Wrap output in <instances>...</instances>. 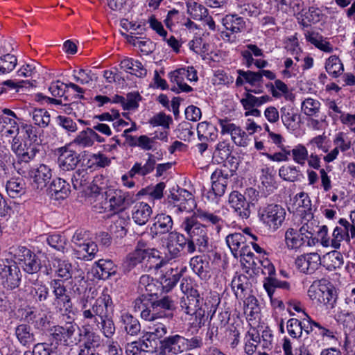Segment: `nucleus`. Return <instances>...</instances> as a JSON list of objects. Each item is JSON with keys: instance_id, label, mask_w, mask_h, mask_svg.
<instances>
[{"instance_id": "28", "label": "nucleus", "mask_w": 355, "mask_h": 355, "mask_svg": "<svg viewBox=\"0 0 355 355\" xmlns=\"http://www.w3.org/2000/svg\"><path fill=\"white\" fill-rule=\"evenodd\" d=\"M152 208L146 202H139L134 207L133 220L139 225H145L152 214Z\"/></svg>"}, {"instance_id": "6", "label": "nucleus", "mask_w": 355, "mask_h": 355, "mask_svg": "<svg viewBox=\"0 0 355 355\" xmlns=\"http://www.w3.org/2000/svg\"><path fill=\"white\" fill-rule=\"evenodd\" d=\"M14 258L24 271L28 274H35L42 268L41 261L37 254L24 246H19L14 249Z\"/></svg>"}, {"instance_id": "45", "label": "nucleus", "mask_w": 355, "mask_h": 355, "mask_svg": "<svg viewBox=\"0 0 355 355\" xmlns=\"http://www.w3.org/2000/svg\"><path fill=\"white\" fill-rule=\"evenodd\" d=\"M181 274L177 270L171 268L161 278L160 284L166 291H171L179 282Z\"/></svg>"}, {"instance_id": "60", "label": "nucleus", "mask_w": 355, "mask_h": 355, "mask_svg": "<svg viewBox=\"0 0 355 355\" xmlns=\"http://www.w3.org/2000/svg\"><path fill=\"white\" fill-rule=\"evenodd\" d=\"M238 73L245 79V82L252 86L259 85L262 82L261 74L260 71L254 72L252 71H244L243 70H238Z\"/></svg>"}, {"instance_id": "52", "label": "nucleus", "mask_w": 355, "mask_h": 355, "mask_svg": "<svg viewBox=\"0 0 355 355\" xmlns=\"http://www.w3.org/2000/svg\"><path fill=\"white\" fill-rule=\"evenodd\" d=\"M17 63V59L14 55L7 53L0 57V73H9L15 69Z\"/></svg>"}, {"instance_id": "49", "label": "nucleus", "mask_w": 355, "mask_h": 355, "mask_svg": "<svg viewBox=\"0 0 355 355\" xmlns=\"http://www.w3.org/2000/svg\"><path fill=\"white\" fill-rule=\"evenodd\" d=\"M150 306H147L140 311L141 318L147 321L154 322L157 319L172 318L173 317V313L171 312L162 313V312L153 311V309H150Z\"/></svg>"}, {"instance_id": "55", "label": "nucleus", "mask_w": 355, "mask_h": 355, "mask_svg": "<svg viewBox=\"0 0 355 355\" xmlns=\"http://www.w3.org/2000/svg\"><path fill=\"white\" fill-rule=\"evenodd\" d=\"M247 338L248 339L245 345V352L250 355L256 351L257 345L261 343V338L259 333L254 329L252 331H248Z\"/></svg>"}, {"instance_id": "1", "label": "nucleus", "mask_w": 355, "mask_h": 355, "mask_svg": "<svg viewBox=\"0 0 355 355\" xmlns=\"http://www.w3.org/2000/svg\"><path fill=\"white\" fill-rule=\"evenodd\" d=\"M91 189L88 200L92 208L98 213H119L126 209L137 200L133 193L121 189H109L103 191L96 185Z\"/></svg>"}, {"instance_id": "59", "label": "nucleus", "mask_w": 355, "mask_h": 355, "mask_svg": "<svg viewBox=\"0 0 355 355\" xmlns=\"http://www.w3.org/2000/svg\"><path fill=\"white\" fill-rule=\"evenodd\" d=\"M71 291L77 295H85L87 289V282L85 279L84 277H75L71 282Z\"/></svg>"}, {"instance_id": "25", "label": "nucleus", "mask_w": 355, "mask_h": 355, "mask_svg": "<svg viewBox=\"0 0 355 355\" xmlns=\"http://www.w3.org/2000/svg\"><path fill=\"white\" fill-rule=\"evenodd\" d=\"M16 337L21 345L30 347L35 341V336L31 327L26 324H21L15 328Z\"/></svg>"}, {"instance_id": "54", "label": "nucleus", "mask_w": 355, "mask_h": 355, "mask_svg": "<svg viewBox=\"0 0 355 355\" xmlns=\"http://www.w3.org/2000/svg\"><path fill=\"white\" fill-rule=\"evenodd\" d=\"M166 185L164 182H159L155 187H147L140 190L136 196L148 195L154 199H160L163 196V191Z\"/></svg>"}, {"instance_id": "9", "label": "nucleus", "mask_w": 355, "mask_h": 355, "mask_svg": "<svg viewBox=\"0 0 355 355\" xmlns=\"http://www.w3.org/2000/svg\"><path fill=\"white\" fill-rule=\"evenodd\" d=\"M226 164L222 169H216L211 176L212 180L211 189L207 193V198L211 201H216L217 198L223 196L225 192L227 180L232 177V172L225 169Z\"/></svg>"}, {"instance_id": "30", "label": "nucleus", "mask_w": 355, "mask_h": 355, "mask_svg": "<svg viewBox=\"0 0 355 355\" xmlns=\"http://www.w3.org/2000/svg\"><path fill=\"white\" fill-rule=\"evenodd\" d=\"M146 259V255L141 252L132 251L128 253L122 263V269L124 272L128 273L139 264L141 263Z\"/></svg>"}, {"instance_id": "62", "label": "nucleus", "mask_w": 355, "mask_h": 355, "mask_svg": "<svg viewBox=\"0 0 355 355\" xmlns=\"http://www.w3.org/2000/svg\"><path fill=\"white\" fill-rule=\"evenodd\" d=\"M287 331L293 338H300L302 336L301 321L296 318H291L287 322Z\"/></svg>"}, {"instance_id": "51", "label": "nucleus", "mask_w": 355, "mask_h": 355, "mask_svg": "<svg viewBox=\"0 0 355 355\" xmlns=\"http://www.w3.org/2000/svg\"><path fill=\"white\" fill-rule=\"evenodd\" d=\"M34 123L40 128L47 127L51 121L49 113L44 109H35L32 112Z\"/></svg>"}, {"instance_id": "37", "label": "nucleus", "mask_w": 355, "mask_h": 355, "mask_svg": "<svg viewBox=\"0 0 355 355\" xmlns=\"http://www.w3.org/2000/svg\"><path fill=\"white\" fill-rule=\"evenodd\" d=\"M223 23L226 30L230 31L232 33H240L245 27V21L243 18L236 15H227L223 19Z\"/></svg>"}, {"instance_id": "38", "label": "nucleus", "mask_w": 355, "mask_h": 355, "mask_svg": "<svg viewBox=\"0 0 355 355\" xmlns=\"http://www.w3.org/2000/svg\"><path fill=\"white\" fill-rule=\"evenodd\" d=\"M95 324H96L99 330L107 338H112L115 333V325L112 317L109 315V311L99 319L98 323H96Z\"/></svg>"}, {"instance_id": "4", "label": "nucleus", "mask_w": 355, "mask_h": 355, "mask_svg": "<svg viewBox=\"0 0 355 355\" xmlns=\"http://www.w3.org/2000/svg\"><path fill=\"white\" fill-rule=\"evenodd\" d=\"M308 295L313 301L333 309L337 300L335 287L327 279L314 281L308 290Z\"/></svg>"}, {"instance_id": "31", "label": "nucleus", "mask_w": 355, "mask_h": 355, "mask_svg": "<svg viewBox=\"0 0 355 355\" xmlns=\"http://www.w3.org/2000/svg\"><path fill=\"white\" fill-rule=\"evenodd\" d=\"M6 189L8 196L15 198L25 193L26 184L22 178H12L7 182Z\"/></svg>"}, {"instance_id": "39", "label": "nucleus", "mask_w": 355, "mask_h": 355, "mask_svg": "<svg viewBox=\"0 0 355 355\" xmlns=\"http://www.w3.org/2000/svg\"><path fill=\"white\" fill-rule=\"evenodd\" d=\"M216 132V128L208 122L203 121L198 124L197 133L200 141L214 140L217 137Z\"/></svg>"}, {"instance_id": "34", "label": "nucleus", "mask_w": 355, "mask_h": 355, "mask_svg": "<svg viewBox=\"0 0 355 355\" xmlns=\"http://www.w3.org/2000/svg\"><path fill=\"white\" fill-rule=\"evenodd\" d=\"M279 175L284 180L291 182L300 181L303 178L300 169L293 165L282 166L279 169Z\"/></svg>"}, {"instance_id": "58", "label": "nucleus", "mask_w": 355, "mask_h": 355, "mask_svg": "<svg viewBox=\"0 0 355 355\" xmlns=\"http://www.w3.org/2000/svg\"><path fill=\"white\" fill-rule=\"evenodd\" d=\"M189 12L195 20H202L208 15V10L202 5L193 2L189 6Z\"/></svg>"}, {"instance_id": "27", "label": "nucleus", "mask_w": 355, "mask_h": 355, "mask_svg": "<svg viewBox=\"0 0 355 355\" xmlns=\"http://www.w3.org/2000/svg\"><path fill=\"white\" fill-rule=\"evenodd\" d=\"M96 273L101 279H107L116 274V266L110 259H100L96 262Z\"/></svg>"}, {"instance_id": "23", "label": "nucleus", "mask_w": 355, "mask_h": 355, "mask_svg": "<svg viewBox=\"0 0 355 355\" xmlns=\"http://www.w3.org/2000/svg\"><path fill=\"white\" fill-rule=\"evenodd\" d=\"M73 252L77 259L84 261H91L94 259L98 252V246L95 242L89 241L85 243L79 245L76 248H73Z\"/></svg>"}, {"instance_id": "42", "label": "nucleus", "mask_w": 355, "mask_h": 355, "mask_svg": "<svg viewBox=\"0 0 355 355\" xmlns=\"http://www.w3.org/2000/svg\"><path fill=\"white\" fill-rule=\"evenodd\" d=\"M226 243L234 257H238L239 249L246 243V239L243 234L235 232L227 236Z\"/></svg>"}, {"instance_id": "15", "label": "nucleus", "mask_w": 355, "mask_h": 355, "mask_svg": "<svg viewBox=\"0 0 355 355\" xmlns=\"http://www.w3.org/2000/svg\"><path fill=\"white\" fill-rule=\"evenodd\" d=\"M229 205L242 218H248L250 215L252 201H248L246 197L237 191L230 193L228 200Z\"/></svg>"}, {"instance_id": "20", "label": "nucleus", "mask_w": 355, "mask_h": 355, "mask_svg": "<svg viewBox=\"0 0 355 355\" xmlns=\"http://www.w3.org/2000/svg\"><path fill=\"white\" fill-rule=\"evenodd\" d=\"M78 326L73 322H68L64 326L57 325L53 327L51 336L56 343H62L64 345H69L72 343L71 338L73 336Z\"/></svg>"}, {"instance_id": "41", "label": "nucleus", "mask_w": 355, "mask_h": 355, "mask_svg": "<svg viewBox=\"0 0 355 355\" xmlns=\"http://www.w3.org/2000/svg\"><path fill=\"white\" fill-rule=\"evenodd\" d=\"M295 199V204L298 208L302 209L300 211L306 216L307 220L313 218V214L312 212L311 202L309 196L304 192H301L296 195Z\"/></svg>"}, {"instance_id": "12", "label": "nucleus", "mask_w": 355, "mask_h": 355, "mask_svg": "<svg viewBox=\"0 0 355 355\" xmlns=\"http://www.w3.org/2000/svg\"><path fill=\"white\" fill-rule=\"evenodd\" d=\"M168 203L177 207L180 211H190L196 206L191 193L182 188H173L168 196Z\"/></svg>"}, {"instance_id": "63", "label": "nucleus", "mask_w": 355, "mask_h": 355, "mask_svg": "<svg viewBox=\"0 0 355 355\" xmlns=\"http://www.w3.org/2000/svg\"><path fill=\"white\" fill-rule=\"evenodd\" d=\"M58 276L64 280L69 279L73 275V266L71 263L63 261L58 263V269L56 270Z\"/></svg>"}, {"instance_id": "18", "label": "nucleus", "mask_w": 355, "mask_h": 355, "mask_svg": "<svg viewBox=\"0 0 355 355\" xmlns=\"http://www.w3.org/2000/svg\"><path fill=\"white\" fill-rule=\"evenodd\" d=\"M57 152L58 155V163L61 170L64 171L74 170L80 162L79 155L67 146L58 148Z\"/></svg>"}, {"instance_id": "22", "label": "nucleus", "mask_w": 355, "mask_h": 355, "mask_svg": "<svg viewBox=\"0 0 355 355\" xmlns=\"http://www.w3.org/2000/svg\"><path fill=\"white\" fill-rule=\"evenodd\" d=\"M83 343L80 346V351H84L85 353L92 352L99 347L102 343V339L98 334L90 331L88 328H85L83 331Z\"/></svg>"}, {"instance_id": "26", "label": "nucleus", "mask_w": 355, "mask_h": 355, "mask_svg": "<svg viewBox=\"0 0 355 355\" xmlns=\"http://www.w3.org/2000/svg\"><path fill=\"white\" fill-rule=\"evenodd\" d=\"M146 155H148V159L144 165L141 163L137 162L130 170L128 173L131 178L134 177L137 174L145 176L154 170L156 164L155 157L150 153H147Z\"/></svg>"}, {"instance_id": "14", "label": "nucleus", "mask_w": 355, "mask_h": 355, "mask_svg": "<svg viewBox=\"0 0 355 355\" xmlns=\"http://www.w3.org/2000/svg\"><path fill=\"white\" fill-rule=\"evenodd\" d=\"M173 226L172 218L165 214H157L149 228V234L152 239L160 236L162 234L173 233L171 232Z\"/></svg>"}, {"instance_id": "5", "label": "nucleus", "mask_w": 355, "mask_h": 355, "mask_svg": "<svg viewBox=\"0 0 355 355\" xmlns=\"http://www.w3.org/2000/svg\"><path fill=\"white\" fill-rule=\"evenodd\" d=\"M260 220L269 229L277 230L285 220L286 211L281 205L270 204L266 207H260L258 211Z\"/></svg>"}, {"instance_id": "8", "label": "nucleus", "mask_w": 355, "mask_h": 355, "mask_svg": "<svg viewBox=\"0 0 355 355\" xmlns=\"http://www.w3.org/2000/svg\"><path fill=\"white\" fill-rule=\"evenodd\" d=\"M0 276L3 285L8 289H14L20 284L21 272L15 261L8 259L0 261Z\"/></svg>"}, {"instance_id": "2", "label": "nucleus", "mask_w": 355, "mask_h": 355, "mask_svg": "<svg viewBox=\"0 0 355 355\" xmlns=\"http://www.w3.org/2000/svg\"><path fill=\"white\" fill-rule=\"evenodd\" d=\"M182 227L187 234L189 241L188 253L193 254L196 250L204 253L209 250V237L207 227L200 223L196 218L187 217L182 223Z\"/></svg>"}, {"instance_id": "3", "label": "nucleus", "mask_w": 355, "mask_h": 355, "mask_svg": "<svg viewBox=\"0 0 355 355\" xmlns=\"http://www.w3.org/2000/svg\"><path fill=\"white\" fill-rule=\"evenodd\" d=\"M80 303L83 318L96 324L109 311L112 306V300L108 293L103 292L92 305L87 304V299L85 297L80 299Z\"/></svg>"}, {"instance_id": "53", "label": "nucleus", "mask_w": 355, "mask_h": 355, "mask_svg": "<svg viewBox=\"0 0 355 355\" xmlns=\"http://www.w3.org/2000/svg\"><path fill=\"white\" fill-rule=\"evenodd\" d=\"M320 103L318 100L311 98H306L302 103V110L306 116H311L318 114L320 111Z\"/></svg>"}, {"instance_id": "7", "label": "nucleus", "mask_w": 355, "mask_h": 355, "mask_svg": "<svg viewBox=\"0 0 355 355\" xmlns=\"http://www.w3.org/2000/svg\"><path fill=\"white\" fill-rule=\"evenodd\" d=\"M49 285L54 296L53 304L55 308L63 315L71 313L73 304L63 282L55 279L50 282Z\"/></svg>"}, {"instance_id": "56", "label": "nucleus", "mask_w": 355, "mask_h": 355, "mask_svg": "<svg viewBox=\"0 0 355 355\" xmlns=\"http://www.w3.org/2000/svg\"><path fill=\"white\" fill-rule=\"evenodd\" d=\"M295 162L303 166L308 158V150L302 144H298L290 150Z\"/></svg>"}, {"instance_id": "57", "label": "nucleus", "mask_w": 355, "mask_h": 355, "mask_svg": "<svg viewBox=\"0 0 355 355\" xmlns=\"http://www.w3.org/2000/svg\"><path fill=\"white\" fill-rule=\"evenodd\" d=\"M73 143L82 148L92 146L94 144V141L91 139L90 128L80 132Z\"/></svg>"}, {"instance_id": "16", "label": "nucleus", "mask_w": 355, "mask_h": 355, "mask_svg": "<svg viewBox=\"0 0 355 355\" xmlns=\"http://www.w3.org/2000/svg\"><path fill=\"white\" fill-rule=\"evenodd\" d=\"M321 263L320 256L316 252H311L298 256L295 264L298 270L305 274H313Z\"/></svg>"}, {"instance_id": "64", "label": "nucleus", "mask_w": 355, "mask_h": 355, "mask_svg": "<svg viewBox=\"0 0 355 355\" xmlns=\"http://www.w3.org/2000/svg\"><path fill=\"white\" fill-rule=\"evenodd\" d=\"M48 244L58 251L64 252L66 245L64 238L59 234H53L47 237Z\"/></svg>"}, {"instance_id": "61", "label": "nucleus", "mask_w": 355, "mask_h": 355, "mask_svg": "<svg viewBox=\"0 0 355 355\" xmlns=\"http://www.w3.org/2000/svg\"><path fill=\"white\" fill-rule=\"evenodd\" d=\"M148 333L153 334L159 340L163 339L164 336L167 334V327L163 322L159 321L152 322L148 326Z\"/></svg>"}, {"instance_id": "21", "label": "nucleus", "mask_w": 355, "mask_h": 355, "mask_svg": "<svg viewBox=\"0 0 355 355\" xmlns=\"http://www.w3.org/2000/svg\"><path fill=\"white\" fill-rule=\"evenodd\" d=\"M139 289L141 294L144 295L150 301V303H151L150 299L158 298L159 287L149 275H145L140 277Z\"/></svg>"}, {"instance_id": "50", "label": "nucleus", "mask_w": 355, "mask_h": 355, "mask_svg": "<svg viewBox=\"0 0 355 355\" xmlns=\"http://www.w3.org/2000/svg\"><path fill=\"white\" fill-rule=\"evenodd\" d=\"M231 153L230 144L221 141L216 146L213 157L218 163H221L229 159Z\"/></svg>"}, {"instance_id": "33", "label": "nucleus", "mask_w": 355, "mask_h": 355, "mask_svg": "<svg viewBox=\"0 0 355 355\" xmlns=\"http://www.w3.org/2000/svg\"><path fill=\"white\" fill-rule=\"evenodd\" d=\"M307 237H301L298 232L293 229H288L285 233V241L287 247L291 250H297L304 244L307 245Z\"/></svg>"}, {"instance_id": "36", "label": "nucleus", "mask_w": 355, "mask_h": 355, "mask_svg": "<svg viewBox=\"0 0 355 355\" xmlns=\"http://www.w3.org/2000/svg\"><path fill=\"white\" fill-rule=\"evenodd\" d=\"M121 321L123 325L125 332L135 336L138 334L141 330V325L139 320L129 313H123L121 317Z\"/></svg>"}, {"instance_id": "35", "label": "nucleus", "mask_w": 355, "mask_h": 355, "mask_svg": "<svg viewBox=\"0 0 355 355\" xmlns=\"http://www.w3.org/2000/svg\"><path fill=\"white\" fill-rule=\"evenodd\" d=\"M195 218H199L204 223H210L216 227V229L219 232L222 227L223 223V219L214 213H211L202 209H198L195 212Z\"/></svg>"}, {"instance_id": "24", "label": "nucleus", "mask_w": 355, "mask_h": 355, "mask_svg": "<svg viewBox=\"0 0 355 355\" xmlns=\"http://www.w3.org/2000/svg\"><path fill=\"white\" fill-rule=\"evenodd\" d=\"M49 189L51 196L57 200L66 198L71 192L69 182L60 178L51 182Z\"/></svg>"}, {"instance_id": "43", "label": "nucleus", "mask_w": 355, "mask_h": 355, "mask_svg": "<svg viewBox=\"0 0 355 355\" xmlns=\"http://www.w3.org/2000/svg\"><path fill=\"white\" fill-rule=\"evenodd\" d=\"M151 309L153 311L166 313L165 311H173L175 309L174 302L169 296H164L160 299H150Z\"/></svg>"}, {"instance_id": "17", "label": "nucleus", "mask_w": 355, "mask_h": 355, "mask_svg": "<svg viewBox=\"0 0 355 355\" xmlns=\"http://www.w3.org/2000/svg\"><path fill=\"white\" fill-rule=\"evenodd\" d=\"M12 150L17 155L18 159L14 163L15 168L18 171V168L26 167L30 165V162L34 159L36 153L38 152L37 148H24L19 147L18 139L15 137L13 138Z\"/></svg>"}, {"instance_id": "10", "label": "nucleus", "mask_w": 355, "mask_h": 355, "mask_svg": "<svg viewBox=\"0 0 355 355\" xmlns=\"http://www.w3.org/2000/svg\"><path fill=\"white\" fill-rule=\"evenodd\" d=\"M188 349V339L179 334L166 336L159 341V355H178Z\"/></svg>"}, {"instance_id": "11", "label": "nucleus", "mask_w": 355, "mask_h": 355, "mask_svg": "<svg viewBox=\"0 0 355 355\" xmlns=\"http://www.w3.org/2000/svg\"><path fill=\"white\" fill-rule=\"evenodd\" d=\"M18 173L25 178L33 179L35 184L36 189H42L46 186V182L51 179L52 174L51 170L44 164H40L39 167L35 168L31 165L21 168H18Z\"/></svg>"}, {"instance_id": "47", "label": "nucleus", "mask_w": 355, "mask_h": 355, "mask_svg": "<svg viewBox=\"0 0 355 355\" xmlns=\"http://www.w3.org/2000/svg\"><path fill=\"white\" fill-rule=\"evenodd\" d=\"M248 286V277L245 275L235 276L231 283V286L237 298L242 299L245 297L244 292Z\"/></svg>"}, {"instance_id": "40", "label": "nucleus", "mask_w": 355, "mask_h": 355, "mask_svg": "<svg viewBox=\"0 0 355 355\" xmlns=\"http://www.w3.org/2000/svg\"><path fill=\"white\" fill-rule=\"evenodd\" d=\"M305 37L308 42L324 52L331 53L333 51L330 43L324 40L318 33L308 31L305 33Z\"/></svg>"}, {"instance_id": "32", "label": "nucleus", "mask_w": 355, "mask_h": 355, "mask_svg": "<svg viewBox=\"0 0 355 355\" xmlns=\"http://www.w3.org/2000/svg\"><path fill=\"white\" fill-rule=\"evenodd\" d=\"M193 272L201 278H206L209 272V263L202 256H195L190 260Z\"/></svg>"}, {"instance_id": "46", "label": "nucleus", "mask_w": 355, "mask_h": 355, "mask_svg": "<svg viewBox=\"0 0 355 355\" xmlns=\"http://www.w3.org/2000/svg\"><path fill=\"white\" fill-rule=\"evenodd\" d=\"M325 69L334 78L339 76L344 71L343 64L336 55H331L327 60Z\"/></svg>"}, {"instance_id": "29", "label": "nucleus", "mask_w": 355, "mask_h": 355, "mask_svg": "<svg viewBox=\"0 0 355 355\" xmlns=\"http://www.w3.org/2000/svg\"><path fill=\"white\" fill-rule=\"evenodd\" d=\"M153 334L146 332L138 341L139 342V349H141L143 352L148 353L157 352L159 354V341Z\"/></svg>"}, {"instance_id": "13", "label": "nucleus", "mask_w": 355, "mask_h": 355, "mask_svg": "<svg viewBox=\"0 0 355 355\" xmlns=\"http://www.w3.org/2000/svg\"><path fill=\"white\" fill-rule=\"evenodd\" d=\"M189 241L184 235L173 232L170 233L167 237L166 248L170 259L180 257L184 249L188 253Z\"/></svg>"}, {"instance_id": "19", "label": "nucleus", "mask_w": 355, "mask_h": 355, "mask_svg": "<svg viewBox=\"0 0 355 355\" xmlns=\"http://www.w3.org/2000/svg\"><path fill=\"white\" fill-rule=\"evenodd\" d=\"M202 298L196 289L191 288L189 292L184 294L180 300V307L182 310L187 314L193 315L202 308Z\"/></svg>"}, {"instance_id": "44", "label": "nucleus", "mask_w": 355, "mask_h": 355, "mask_svg": "<svg viewBox=\"0 0 355 355\" xmlns=\"http://www.w3.org/2000/svg\"><path fill=\"white\" fill-rule=\"evenodd\" d=\"M273 276L274 275L265 277L263 280V287L270 299L272 298V295L275 292V288H279L284 289H288L290 286L288 282L286 281H279Z\"/></svg>"}, {"instance_id": "48", "label": "nucleus", "mask_w": 355, "mask_h": 355, "mask_svg": "<svg viewBox=\"0 0 355 355\" xmlns=\"http://www.w3.org/2000/svg\"><path fill=\"white\" fill-rule=\"evenodd\" d=\"M70 180L74 189L78 190L88 184L89 174L85 169H78L73 173Z\"/></svg>"}]
</instances>
